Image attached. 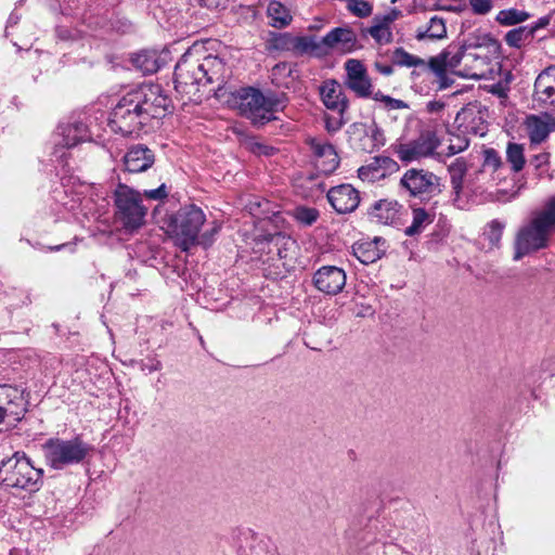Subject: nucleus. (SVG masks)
Returning a JSON list of instances; mask_svg holds the SVG:
<instances>
[{
	"instance_id": "11",
	"label": "nucleus",
	"mask_w": 555,
	"mask_h": 555,
	"mask_svg": "<svg viewBox=\"0 0 555 555\" xmlns=\"http://www.w3.org/2000/svg\"><path fill=\"white\" fill-rule=\"evenodd\" d=\"M27 404L23 388L3 385L0 397V431L16 427L25 417Z\"/></svg>"
},
{
	"instance_id": "44",
	"label": "nucleus",
	"mask_w": 555,
	"mask_h": 555,
	"mask_svg": "<svg viewBox=\"0 0 555 555\" xmlns=\"http://www.w3.org/2000/svg\"><path fill=\"white\" fill-rule=\"evenodd\" d=\"M347 9L358 17H366L372 13V5L364 0H348Z\"/></svg>"
},
{
	"instance_id": "61",
	"label": "nucleus",
	"mask_w": 555,
	"mask_h": 555,
	"mask_svg": "<svg viewBox=\"0 0 555 555\" xmlns=\"http://www.w3.org/2000/svg\"><path fill=\"white\" fill-rule=\"evenodd\" d=\"M66 246H67L66 244H61V245H56V246H51V247H49V249L56 251V250H61L62 248H64Z\"/></svg>"
},
{
	"instance_id": "60",
	"label": "nucleus",
	"mask_w": 555,
	"mask_h": 555,
	"mask_svg": "<svg viewBox=\"0 0 555 555\" xmlns=\"http://www.w3.org/2000/svg\"><path fill=\"white\" fill-rule=\"evenodd\" d=\"M286 68H287V64L286 63H280V64H276L273 67L272 72H273V74H276L278 72L284 70Z\"/></svg>"
},
{
	"instance_id": "40",
	"label": "nucleus",
	"mask_w": 555,
	"mask_h": 555,
	"mask_svg": "<svg viewBox=\"0 0 555 555\" xmlns=\"http://www.w3.org/2000/svg\"><path fill=\"white\" fill-rule=\"evenodd\" d=\"M358 177L362 181L375 182L384 179V173L382 172L379 166L374 164L373 158L371 163L358 169Z\"/></svg>"
},
{
	"instance_id": "18",
	"label": "nucleus",
	"mask_w": 555,
	"mask_h": 555,
	"mask_svg": "<svg viewBox=\"0 0 555 555\" xmlns=\"http://www.w3.org/2000/svg\"><path fill=\"white\" fill-rule=\"evenodd\" d=\"M438 202H425L423 205L413 204L410 206L412 221L404 229V234L410 237L421 235L436 219Z\"/></svg>"
},
{
	"instance_id": "20",
	"label": "nucleus",
	"mask_w": 555,
	"mask_h": 555,
	"mask_svg": "<svg viewBox=\"0 0 555 555\" xmlns=\"http://www.w3.org/2000/svg\"><path fill=\"white\" fill-rule=\"evenodd\" d=\"M327 199L338 214L353 211L360 204V195L351 184H340L327 192Z\"/></svg>"
},
{
	"instance_id": "39",
	"label": "nucleus",
	"mask_w": 555,
	"mask_h": 555,
	"mask_svg": "<svg viewBox=\"0 0 555 555\" xmlns=\"http://www.w3.org/2000/svg\"><path fill=\"white\" fill-rule=\"evenodd\" d=\"M373 100L383 103V107L387 111L409 108V104L406 102L399 99H393L390 95H386L380 90L374 93Z\"/></svg>"
},
{
	"instance_id": "13",
	"label": "nucleus",
	"mask_w": 555,
	"mask_h": 555,
	"mask_svg": "<svg viewBox=\"0 0 555 555\" xmlns=\"http://www.w3.org/2000/svg\"><path fill=\"white\" fill-rule=\"evenodd\" d=\"M347 133L349 144L354 151L373 153L385 144L384 131L375 122H353Z\"/></svg>"
},
{
	"instance_id": "35",
	"label": "nucleus",
	"mask_w": 555,
	"mask_h": 555,
	"mask_svg": "<svg viewBox=\"0 0 555 555\" xmlns=\"http://www.w3.org/2000/svg\"><path fill=\"white\" fill-rule=\"evenodd\" d=\"M504 228L505 224L498 219L490 221L486 225L482 236L488 241L490 249L499 247Z\"/></svg>"
},
{
	"instance_id": "14",
	"label": "nucleus",
	"mask_w": 555,
	"mask_h": 555,
	"mask_svg": "<svg viewBox=\"0 0 555 555\" xmlns=\"http://www.w3.org/2000/svg\"><path fill=\"white\" fill-rule=\"evenodd\" d=\"M533 107L555 112V66L542 70L534 81Z\"/></svg>"
},
{
	"instance_id": "31",
	"label": "nucleus",
	"mask_w": 555,
	"mask_h": 555,
	"mask_svg": "<svg viewBox=\"0 0 555 555\" xmlns=\"http://www.w3.org/2000/svg\"><path fill=\"white\" fill-rule=\"evenodd\" d=\"M532 217L553 233L555 231V195L546 198L541 208L533 211Z\"/></svg>"
},
{
	"instance_id": "19",
	"label": "nucleus",
	"mask_w": 555,
	"mask_h": 555,
	"mask_svg": "<svg viewBox=\"0 0 555 555\" xmlns=\"http://www.w3.org/2000/svg\"><path fill=\"white\" fill-rule=\"evenodd\" d=\"M320 51L325 49L338 48L345 53L353 52L362 48L358 42L356 33L348 27H336L327 33L320 41Z\"/></svg>"
},
{
	"instance_id": "17",
	"label": "nucleus",
	"mask_w": 555,
	"mask_h": 555,
	"mask_svg": "<svg viewBox=\"0 0 555 555\" xmlns=\"http://www.w3.org/2000/svg\"><path fill=\"white\" fill-rule=\"evenodd\" d=\"M347 281V275L344 269L336 266H323L318 269L312 278L315 288L330 296L339 294Z\"/></svg>"
},
{
	"instance_id": "16",
	"label": "nucleus",
	"mask_w": 555,
	"mask_h": 555,
	"mask_svg": "<svg viewBox=\"0 0 555 555\" xmlns=\"http://www.w3.org/2000/svg\"><path fill=\"white\" fill-rule=\"evenodd\" d=\"M271 46L275 50L291 52L296 56L317 54L320 50V43L313 36H294L289 33L275 35Z\"/></svg>"
},
{
	"instance_id": "24",
	"label": "nucleus",
	"mask_w": 555,
	"mask_h": 555,
	"mask_svg": "<svg viewBox=\"0 0 555 555\" xmlns=\"http://www.w3.org/2000/svg\"><path fill=\"white\" fill-rule=\"evenodd\" d=\"M399 14V11L392 10L387 14L375 15L372 25L363 29V35H370L378 44L390 43L393 39L390 25L398 18Z\"/></svg>"
},
{
	"instance_id": "28",
	"label": "nucleus",
	"mask_w": 555,
	"mask_h": 555,
	"mask_svg": "<svg viewBox=\"0 0 555 555\" xmlns=\"http://www.w3.org/2000/svg\"><path fill=\"white\" fill-rule=\"evenodd\" d=\"M468 166L463 157L455 158L449 166L448 171L450 175V182L454 193V201L460 198L464 186V177L466 176Z\"/></svg>"
},
{
	"instance_id": "46",
	"label": "nucleus",
	"mask_w": 555,
	"mask_h": 555,
	"mask_svg": "<svg viewBox=\"0 0 555 555\" xmlns=\"http://www.w3.org/2000/svg\"><path fill=\"white\" fill-rule=\"evenodd\" d=\"M374 164L379 166L384 178L399 170L398 163L388 156L374 157Z\"/></svg>"
},
{
	"instance_id": "26",
	"label": "nucleus",
	"mask_w": 555,
	"mask_h": 555,
	"mask_svg": "<svg viewBox=\"0 0 555 555\" xmlns=\"http://www.w3.org/2000/svg\"><path fill=\"white\" fill-rule=\"evenodd\" d=\"M385 240L375 237L371 242L358 244L353 248L354 256L364 264L373 263L385 254Z\"/></svg>"
},
{
	"instance_id": "6",
	"label": "nucleus",
	"mask_w": 555,
	"mask_h": 555,
	"mask_svg": "<svg viewBox=\"0 0 555 555\" xmlns=\"http://www.w3.org/2000/svg\"><path fill=\"white\" fill-rule=\"evenodd\" d=\"M42 477L43 470L36 468L25 454L16 452L0 462V486L36 492L42 485Z\"/></svg>"
},
{
	"instance_id": "48",
	"label": "nucleus",
	"mask_w": 555,
	"mask_h": 555,
	"mask_svg": "<svg viewBox=\"0 0 555 555\" xmlns=\"http://www.w3.org/2000/svg\"><path fill=\"white\" fill-rule=\"evenodd\" d=\"M430 69L436 76L447 70L448 62L446 54L441 52L439 55L430 57L429 62L424 66Z\"/></svg>"
},
{
	"instance_id": "41",
	"label": "nucleus",
	"mask_w": 555,
	"mask_h": 555,
	"mask_svg": "<svg viewBox=\"0 0 555 555\" xmlns=\"http://www.w3.org/2000/svg\"><path fill=\"white\" fill-rule=\"evenodd\" d=\"M346 77L345 80L353 78H362L367 75V70L363 63L356 59L347 60L345 63Z\"/></svg>"
},
{
	"instance_id": "30",
	"label": "nucleus",
	"mask_w": 555,
	"mask_h": 555,
	"mask_svg": "<svg viewBox=\"0 0 555 555\" xmlns=\"http://www.w3.org/2000/svg\"><path fill=\"white\" fill-rule=\"evenodd\" d=\"M531 13L520 10L517 8H508L498 12L495 22L501 26H515L528 21L531 17Z\"/></svg>"
},
{
	"instance_id": "3",
	"label": "nucleus",
	"mask_w": 555,
	"mask_h": 555,
	"mask_svg": "<svg viewBox=\"0 0 555 555\" xmlns=\"http://www.w3.org/2000/svg\"><path fill=\"white\" fill-rule=\"evenodd\" d=\"M205 222L206 216L199 207L193 204L185 205L170 217L169 233L183 251H189L195 245L207 248L214 243L221 225L214 221L209 224V228L199 234Z\"/></svg>"
},
{
	"instance_id": "4",
	"label": "nucleus",
	"mask_w": 555,
	"mask_h": 555,
	"mask_svg": "<svg viewBox=\"0 0 555 555\" xmlns=\"http://www.w3.org/2000/svg\"><path fill=\"white\" fill-rule=\"evenodd\" d=\"M233 105L238 114L255 127H263L278 120L276 113L286 106V96L274 92L262 93L254 87H245L233 93Z\"/></svg>"
},
{
	"instance_id": "23",
	"label": "nucleus",
	"mask_w": 555,
	"mask_h": 555,
	"mask_svg": "<svg viewBox=\"0 0 555 555\" xmlns=\"http://www.w3.org/2000/svg\"><path fill=\"white\" fill-rule=\"evenodd\" d=\"M321 98L326 108L345 114L349 101L344 92L343 86L336 80H326L320 88Z\"/></svg>"
},
{
	"instance_id": "56",
	"label": "nucleus",
	"mask_w": 555,
	"mask_h": 555,
	"mask_svg": "<svg viewBox=\"0 0 555 555\" xmlns=\"http://www.w3.org/2000/svg\"><path fill=\"white\" fill-rule=\"evenodd\" d=\"M454 80L448 76L447 70L437 75L438 90H446L453 85Z\"/></svg>"
},
{
	"instance_id": "51",
	"label": "nucleus",
	"mask_w": 555,
	"mask_h": 555,
	"mask_svg": "<svg viewBox=\"0 0 555 555\" xmlns=\"http://www.w3.org/2000/svg\"><path fill=\"white\" fill-rule=\"evenodd\" d=\"M135 363L138 364L139 369L145 373L156 372L162 370L163 367L162 362L153 357L147 358L145 360L137 361Z\"/></svg>"
},
{
	"instance_id": "47",
	"label": "nucleus",
	"mask_w": 555,
	"mask_h": 555,
	"mask_svg": "<svg viewBox=\"0 0 555 555\" xmlns=\"http://www.w3.org/2000/svg\"><path fill=\"white\" fill-rule=\"evenodd\" d=\"M446 54V61L448 62V67H457L462 60L467 55L466 49L464 47L457 48V50L453 53L451 47L443 51Z\"/></svg>"
},
{
	"instance_id": "57",
	"label": "nucleus",
	"mask_w": 555,
	"mask_h": 555,
	"mask_svg": "<svg viewBox=\"0 0 555 555\" xmlns=\"http://www.w3.org/2000/svg\"><path fill=\"white\" fill-rule=\"evenodd\" d=\"M283 244L279 246L278 248V256L280 259H286L288 257V249L294 246V242H291L289 240H285L282 237Z\"/></svg>"
},
{
	"instance_id": "36",
	"label": "nucleus",
	"mask_w": 555,
	"mask_h": 555,
	"mask_svg": "<svg viewBox=\"0 0 555 555\" xmlns=\"http://www.w3.org/2000/svg\"><path fill=\"white\" fill-rule=\"evenodd\" d=\"M392 62L398 66L405 67H421L426 65L423 59L406 52L403 48H397L393 51Z\"/></svg>"
},
{
	"instance_id": "8",
	"label": "nucleus",
	"mask_w": 555,
	"mask_h": 555,
	"mask_svg": "<svg viewBox=\"0 0 555 555\" xmlns=\"http://www.w3.org/2000/svg\"><path fill=\"white\" fill-rule=\"evenodd\" d=\"M399 186L410 197L431 202L443 190L441 178L424 168H410L400 178Z\"/></svg>"
},
{
	"instance_id": "12",
	"label": "nucleus",
	"mask_w": 555,
	"mask_h": 555,
	"mask_svg": "<svg viewBox=\"0 0 555 555\" xmlns=\"http://www.w3.org/2000/svg\"><path fill=\"white\" fill-rule=\"evenodd\" d=\"M439 145L440 139L436 131L425 129L414 140L392 145V151L402 163L409 164L433 156Z\"/></svg>"
},
{
	"instance_id": "29",
	"label": "nucleus",
	"mask_w": 555,
	"mask_h": 555,
	"mask_svg": "<svg viewBox=\"0 0 555 555\" xmlns=\"http://www.w3.org/2000/svg\"><path fill=\"white\" fill-rule=\"evenodd\" d=\"M132 64L144 75L156 73L160 68V63L156 51L144 50L133 54Z\"/></svg>"
},
{
	"instance_id": "64",
	"label": "nucleus",
	"mask_w": 555,
	"mask_h": 555,
	"mask_svg": "<svg viewBox=\"0 0 555 555\" xmlns=\"http://www.w3.org/2000/svg\"><path fill=\"white\" fill-rule=\"evenodd\" d=\"M9 23L16 24V21H15V20H13V17L11 16V17H9Z\"/></svg>"
},
{
	"instance_id": "42",
	"label": "nucleus",
	"mask_w": 555,
	"mask_h": 555,
	"mask_svg": "<svg viewBox=\"0 0 555 555\" xmlns=\"http://www.w3.org/2000/svg\"><path fill=\"white\" fill-rule=\"evenodd\" d=\"M483 169L499 170L503 167V162L500 154L494 149H487L483 151Z\"/></svg>"
},
{
	"instance_id": "27",
	"label": "nucleus",
	"mask_w": 555,
	"mask_h": 555,
	"mask_svg": "<svg viewBox=\"0 0 555 555\" xmlns=\"http://www.w3.org/2000/svg\"><path fill=\"white\" fill-rule=\"evenodd\" d=\"M447 36L446 22L442 17L437 15L430 17L428 24L424 27H418L415 31V39L418 41L425 40H440Z\"/></svg>"
},
{
	"instance_id": "43",
	"label": "nucleus",
	"mask_w": 555,
	"mask_h": 555,
	"mask_svg": "<svg viewBox=\"0 0 555 555\" xmlns=\"http://www.w3.org/2000/svg\"><path fill=\"white\" fill-rule=\"evenodd\" d=\"M318 217L319 211L315 208L300 206L295 210V218L306 225L314 223Z\"/></svg>"
},
{
	"instance_id": "1",
	"label": "nucleus",
	"mask_w": 555,
	"mask_h": 555,
	"mask_svg": "<svg viewBox=\"0 0 555 555\" xmlns=\"http://www.w3.org/2000/svg\"><path fill=\"white\" fill-rule=\"evenodd\" d=\"M170 98L157 83H143L124 94L111 112L108 126L115 133L129 135L138 132L152 118L166 114Z\"/></svg>"
},
{
	"instance_id": "2",
	"label": "nucleus",
	"mask_w": 555,
	"mask_h": 555,
	"mask_svg": "<svg viewBox=\"0 0 555 555\" xmlns=\"http://www.w3.org/2000/svg\"><path fill=\"white\" fill-rule=\"evenodd\" d=\"M224 72L225 64L219 56L199 57L193 50H188L175 67V89L191 99L199 91V86L222 81Z\"/></svg>"
},
{
	"instance_id": "15",
	"label": "nucleus",
	"mask_w": 555,
	"mask_h": 555,
	"mask_svg": "<svg viewBox=\"0 0 555 555\" xmlns=\"http://www.w3.org/2000/svg\"><path fill=\"white\" fill-rule=\"evenodd\" d=\"M306 143L320 172L327 176L338 168L340 159L333 144L319 138H308Z\"/></svg>"
},
{
	"instance_id": "25",
	"label": "nucleus",
	"mask_w": 555,
	"mask_h": 555,
	"mask_svg": "<svg viewBox=\"0 0 555 555\" xmlns=\"http://www.w3.org/2000/svg\"><path fill=\"white\" fill-rule=\"evenodd\" d=\"M526 130L531 144L544 142L552 131H555V118L550 115H529L525 121Z\"/></svg>"
},
{
	"instance_id": "38",
	"label": "nucleus",
	"mask_w": 555,
	"mask_h": 555,
	"mask_svg": "<svg viewBox=\"0 0 555 555\" xmlns=\"http://www.w3.org/2000/svg\"><path fill=\"white\" fill-rule=\"evenodd\" d=\"M238 555H279V553L269 543L254 540L248 548L241 547Z\"/></svg>"
},
{
	"instance_id": "62",
	"label": "nucleus",
	"mask_w": 555,
	"mask_h": 555,
	"mask_svg": "<svg viewBox=\"0 0 555 555\" xmlns=\"http://www.w3.org/2000/svg\"><path fill=\"white\" fill-rule=\"evenodd\" d=\"M9 23L16 24V21H15V20H13V17L11 16V17H9Z\"/></svg>"
},
{
	"instance_id": "49",
	"label": "nucleus",
	"mask_w": 555,
	"mask_h": 555,
	"mask_svg": "<svg viewBox=\"0 0 555 555\" xmlns=\"http://www.w3.org/2000/svg\"><path fill=\"white\" fill-rule=\"evenodd\" d=\"M325 129L330 133H335L339 131L343 126L347 122V118H345V114H338V116H330L325 115Z\"/></svg>"
},
{
	"instance_id": "22",
	"label": "nucleus",
	"mask_w": 555,
	"mask_h": 555,
	"mask_svg": "<svg viewBox=\"0 0 555 555\" xmlns=\"http://www.w3.org/2000/svg\"><path fill=\"white\" fill-rule=\"evenodd\" d=\"M154 163V152L143 144L132 145L124 156L125 168L131 173L146 171Z\"/></svg>"
},
{
	"instance_id": "58",
	"label": "nucleus",
	"mask_w": 555,
	"mask_h": 555,
	"mask_svg": "<svg viewBox=\"0 0 555 555\" xmlns=\"http://www.w3.org/2000/svg\"><path fill=\"white\" fill-rule=\"evenodd\" d=\"M374 67L379 74H382L384 76H390L393 73V67H392V65H389V64H383L380 62H375Z\"/></svg>"
},
{
	"instance_id": "54",
	"label": "nucleus",
	"mask_w": 555,
	"mask_h": 555,
	"mask_svg": "<svg viewBox=\"0 0 555 555\" xmlns=\"http://www.w3.org/2000/svg\"><path fill=\"white\" fill-rule=\"evenodd\" d=\"M548 160H550V154L544 152V153L534 155L530 159V164H532L534 166V168L537 170H539V169L545 167L548 164Z\"/></svg>"
},
{
	"instance_id": "5",
	"label": "nucleus",
	"mask_w": 555,
	"mask_h": 555,
	"mask_svg": "<svg viewBox=\"0 0 555 555\" xmlns=\"http://www.w3.org/2000/svg\"><path fill=\"white\" fill-rule=\"evenodd\" d=\"M41 449L46 464L56 470L81 464L93 451V447L80 436L70 439L49 438Z\"/></svg>"
},
{
	"instance_id": "63",
	"label": "nucleus",
	"mask_w": 555,
	"mask_h": 555,
	"mask_svg": "<svg viewBox=\"0 0 555 555\" xmlns=\"http://www.w3.org/2000/svg\"><path fill=\"white\" fill-rule=\"evenodd\" d=\"M9 23L16 24V21H15V20H13V17L11 16V17H9Z\"/></svg>"
},
{
	"instance_id": "34",
	"label": "nucleus",
	"mask_w": 555,
	"mask_h": 555,
	"mask_svg": "<svg viewBox=\"0 0 555 555\" xmlns=\"http://www.w3.org/2000/svg\"><path fill=\"white\" fill-rule=\"evenodd\" d=\"M345 86L356 93L358 98L369 99L374 95L373 85L369 75L362 78H353L344 81Z\"/></svg>"
},
{
	"instance_id": "10",
	"label": "nucleus",
	"mask_w": 555,
	"mask_h": 555,
	"mask_svg": "<svg viewBox=\"0 0 555 555\" xmlns=\"http://www.w3.org/2000/svg\"><path fill=\"white\" fill-rule=\"evenodd\" d=\"M551 236L552 232L534 217H531L529 222L521 227L516 234L514 260H519L526 255L546 248Z\"/></svg>"
},
{
	"instance_id": "59",
	"label": "nucleus",
	"mask_w": 555,
	"mask_h": 555,
	"mask_svg": "<svg viewBox=\"0 0 555 555\" xmlns=\"http://www.w3.org/2000/svg\"><path fill=\"white\" fill-rule=\"evenodd\" d=\"M444 107V103L440 101H429L426 105V109L428 113H438L442 111Z\"/></svg>"
},
{
	"instance_id": "32",
	"label": "nucleus",
	"mask_w": 555,
	"mask_h": 555,
	"mask_svg": "<svg viewBox=\"0 0 555 555\" xmlns=\"http://www.w3.org/2000/svg\"><path fill=\"white\" fill-rule=\"evenodd\" d=\"M267 13L271 18V25L275 28H283L292 22L288 9L279 1H270Z\"/></svg>"
},
{
	"instance_id": "9",
	"label": "nucleus",
	"mask_w": 555,
	"mask_h": 555,
	"mask_svg": "<svg viewBox=\"0 0 555 555\" xmlns=\"http://www.w3.org/2000/svg\"><path fill=\"white\" fill-rule=\"evenodd\" d=\"M91 139L88 126L78 119L61 122L54 133L52 160L66 165L67 151Z\"/></svg>"
},
{
	"instance_id": "21",
	"label": "nucleus",
	"mask_w": 555,
	"mask_h": 555,
	"mask_svg": "<svg viewBox=\"0 0 555 555\" xmlns=\"http://www.w3.org/2000/svg\"><path fill=\"white\" fill-rule=\"evenodd\" d=\"M403 206L396 199H379L369 210V216L377 223L398 225L401 220Z\"/></svg>"
},
{
	"instance_id": "7",
	"label": "nucleus",
	"mask_w": 555,
	"mask_h": 555,
	"mask_svg": "<svg viewBox=\"0 0 555 555\" xmlns=\"http://www.w3.org/2000/svg\"><path fill=\"white\" fill-rule=\"evenodd\" d=\"M116 215L124 228L133 231L143 225L147 208L142 204L141 193L119 183L114 192Z\"/></svg>"
},
{
	"instance_id": "45",
	"label": "nucleus",
	"mask_w": 555,
	"mask_h": 555,
	"mask_svg": "<svg viewBox=\"0 0 555 555\" xmlns=\"http://www.w3.org/2000/svg\"><path fill=\"white\" fill-rule=\"evenodd\" d=\"M469 145V140L465 135L452 134L448 146V155H455L465 151Z\"/></svg>"
},
{
	"instance_id": "33",
	"label": "nucleus",
	"mask_w": 555,
	"mask_h": 555,
	"mask_svg": "<svg viewBox=\"0 0 555 555\" xmlns=\"http://www.w3.org/2000/svg\"><path fill=\"white\" fill-rule=\"evenodd\" d=\"M506 162L509 164L513 172H519L526 164L525 149L522 144L508 142L506 146Z\"/></svg>"
},
{
	"instance_id": "37",
	"label": "nucleus",
	"mask_w": 555,
	"mask_h": 555,
	"mask_svg": "<svg viewBox=\"0 0 555 555\" xmlns=\"http://www.w3.org/2000/svg\"><path fill=\"white\" fill-rule=\"evenodd\" d=\"M533 39L528 26L513 28L505 35V41L509 47L519 48L524 42Z\"/></svg>"
},
{
	"instance_id": "50",
	"label": "nucleus",
	"mask_w": 555,
	"mask_h": 555,
	"mask_svg": "<svg viewBox=\"0 0 555 555\" xmlns=\"http://www.w3.org/2000/svg\"><path fill=\"white\" fill-rule=\"evenodd\" d=\"M472 11L477 15H486L493 9V0H468Z\"/></svg>"
},
{
	"instance_id": "55",
	"label": "nucleus",
	"mask_w": 555,
	"mask_h": 555,
	"mask_svg": "<svg viewBox=\"0 0 555 555\" xmlns=\"http://www.w3.org/2000/svg\"><path fill=\"white\" fill-rule=\"evenodd\" d=\"M275 151L276 150L273 146L266 145L262 143H255L253 145V152L258 155L271 156L275 153Z\"/></svg>"
},
{
	"instance_id": "52",
	"label": "nucleus",
	"mask_w": 555,
	"mask_h": 555,
	"mask_svg": "<svg viewBox=\"0 0 555 555\" xmlns=\"http://www.w3.org/2000/svg\"><path fill=\"white\" fill-rule=\"evenodd\" d=\"M144 195L153 201H162L167 197L168 193L166 190V184L163 183L159 188L154 190H145Z\"/></svg>"
},
{
	"instance_id": "53",
	"label": "nucleus",
	"mask_w": 555,
	"mask_h": 555,
	"mask_svg": "<svg viewBox=\"0 0 555 555\" xmlns=\"http://www.w3.org/2000/svg\"><path fill=\"white\" fill-rule=\"evenodd\" d=\"M552 15H545L540 17L537 22L532 23L531 25H527L531 35L534 37L535 33L540 29H543L547 27L551 23Z\"/></svg>"
}]
</instances>
